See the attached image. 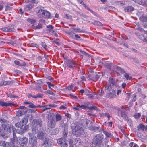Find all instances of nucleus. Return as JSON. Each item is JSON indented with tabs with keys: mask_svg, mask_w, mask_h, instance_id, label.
<instances>
[{
	"mask_svg": "<svg viewBox=\"0 0 147 147\" xmlns=\"http://www.w3.org/2000/svg\"><path fill=\"white\" fill-rule=\"evenodd\" d=\"M141 116V114L140 113H136L134 115V117L136 119L138 118Z\"/></svg>",
	"mask_w": 147,
	"mask_h": 147,
	"instance_id": "obj_40",
	"label": "nucleus"
},
{
	"mask_svg": "<svg viewBox=\"0 0 147 147\" xmlns=\"http://www.w3.org/2000/svg\"><path fill=\"white\" fill-rule=\"evenodd\" d=\"M27 21L31 24H34L36 22L35 20L30 18L28 19H27Z\"/></svg>",
	"mask_w": 147,
	"mask_h": 147,
	"instance_id": "obj_34",
	"label": "nucleus"
},
{
	"mask_svg": "<svg viewBox=\"0 0 147 147\" xmlns=\"http://www.w3.org/2000/svg\"><path fill=\"white\" fill-rule=\"evenodd\" d=\"M49 32L50 33V34L53 35L55 36L56 37H57L58 36V35L57 34L54 30H52L49 29L48 30Z\"/></svg>",
	"mask_w": 147,
	"mask_h": 147,
	"instance_id": "obj_29",
	"label": "nucleus"
},
{
	"mask_svg": "<svg viewBox=\"0 0 147 147\" xmlns=\"http://www.w3.org/2000/svg\"><path fill=\"white\" fill-rule=\"evenodd\" d=\"M140 19L143 23L147 22V16H142L140 18Z\"/></svg>",
	"mask_w": 147,
	"mask_h": 147,
	"instance_id": "obj_27",
	"label": "nucleus"
},
{
	"mask_svg": "<svg viewBox=\"0 0 147 147\" xmlns=\"http://www.w3.org/2000/svg\"><path fill=\"white\" fill-rule=\"evenodd\" d=\"M88 80H92L93 81H94L95 82H96L97 81L96 80V79L95 78V77H91V78L89 79H88Z\"/></svg>",
	"mask_w": 147,
	"mask_h": 147,
	"instance_id": "obj_61",
	"label": "nucleus"
},
{
	"mask_svg": "<svg viewBox=\"0 0 147 147\" xmlns=\"http://www.w3.org/2000/svg\"><path fill=\"white\" fill-rule=\"evenodd\" d=\"M28 107L30 108H36V106H35L34 104L32 103H30V105H29Z\"/></svg>",
	"mask_w": 147,
	"mask_h": 147,
	"instance_id": "obj_43",
	"label": "nucleus"
},
{
	"mask_svg": "<svg viewBox=\"0 0 147 147\" xmlns=\"http://www.w3.org/2000/svg\"><path fill=\"white\" fill-rule=\"evenodd\" d=\"M34 6L32 4H29L24 5V11H30L32 9Z\"/></svg>",
	"mask_w": 147,
	"mask_h": 147,
	"instance_id": "obj_14",
	"label": "nucleus"
},
{
	"mask_svg": "<svg viewBox=\"0 0 147 147\" xmlns=\"http://www.w3.org/2000/svg\"><path fill=\"white\" fill-rule=\"evenodd\" d=\"M67 105L66 104H65L64 105H62L61 106H60L59 108L60 109H67Z\"/></svg>",
	"mask_w": 147,
	"mask_h": 147,
	"instance_id": "obj_38",
	"label": "nucleus"
},
{
	"mask_svg": "<svg viewBox=\"0 0 147 147\" xmlns=\"http://www.w3.org/2000/svg\"><path fill=\"white\" fill-rule=\"evenodd\" d=\"M49 142V140L46 138H45V141H44V143L45 144H47Z\"/></svg>",
	"mask_w": 147,
	"mask_h": 147,
	"instance_id": "obj_59",
	"label": "nucleus"
},
{
	"mask_svg": "<svg viewBox=\"0 0 147 147\" xmlns=\"http://www.w3.org/2000/svg\"><path fill=\"white\" fill-rule=\"evenodd\" d=\"M124 77L126 78L127 80H130L132 78V77L131 76H129V74L128 73H126L124 75Z\"/></svg>",
	"mask_w": 147,
	"mask_h": 147,
	"instance_id": "obj_39",
	"label": "nucleus"
},
{
	"mask_svg": "<svg viewBox=\"0 0 147 147\" xmlns=\"http://www.w3.org/2000/svg\"><path fill=\"white\" fill-rule=\"evenodd\" d=\"M4 3L3 1H2L0 3V11H1L3 9Z\"/></svg>",
	"mask_w": 147,
	"mask_h": 147,
	"instance_id": "obj_45",
	"label": "nucleus"
},
{
	"mask_svg": "<svg viewBox=\"0 0 147 147\" xmlns=\"http://www.w3.org/2000/svg\"><path fill=\"white\" fill-rule=\"evenodd\" d=\"M27 96L28 98H30L32 97L34 98H38L42 97L43 95L40 94H38L36 95H32L31 94H28Z\"/></svg>",
	"mask_w": 147,
	"mask_h": 147,
	"instance_id": "obj_17",
	"label": "nucleus"
},
{
	"mask_svg": "<svg viewBox=\"0 0 147 147\" xmlns=\"http://www.w3.org/2000/svg\"><path fill=\"white\" fill-rule=\"evenodd\" d=\"M104 115L105 117H107L108 120L110 119L111 116L109 113H104Z\"/></svg>",
	"mask_w": 147,
	"mask_h": 147,
	"instance_id": "obj_51",
	"label": "nucleus"
},
{
	"mask_svg": "<svg viewBox=\"0 0 147 147\" xmlns=\"http://www.w3.org/2000/svg\"><path fill=\"white\" fill-rule=\"evenodd\" d=\"M86 95L88 96V98H93V96L91 94H86Z\"/></svg>",
	"mask_w": 147,
	"mask_h": 147,
	"instance_id": "obj_57",
	"label": "nucleus"
},
{
	"mask_svg": "<svg viewBox=\"0 0 147 147\" xmlns=\"http://www.w3.org/2000/svg\"><path fill=\"white\" fill-rule=\"evenodd\" d=\"M47 84L48 85V86L49 88H50L51 87H54V85L52 84L51 82H47Z\"/></svg>",
	"mask_w": 147,
	"mask_h": 147,
	"instance_id": "obj_42",
	"label": "nucleus"
},
{
	"mask_svg": "<svg viewBox=\"0 0 147 147\" xmlns=\"http://www.w3.org/2000/svg\"><path fill=\"white\" fill-rule=\"evenodd\" d=\"M103 138V135L102 134H97L94 138L93 143L95 145L100 144L102 142V140Z\"/></svg>",
	"mask_w": 147,
	"mask_h": 147,
	"instance_id": "obj_4",
	"label": "nucleus"
},
{
	"mask_svg": "<svg viewBox=\"0 0 147 147\" xmlns=\"http://www.w3.org/2000/svg\"><path fill=\"white\" fill-rule=\"evenodd\" d=\"M13 105L12 103H7L0 100V105L2 107L9 106L11 107Z\"/></svg>",
	"mask_w": 147,
	"mask_h": 147,
	"instance_id": "obj_20",
	"label": "nucleus"
},
{
	"mask_svg": "<svg viewBox=\"0 0 147 147\" xmlns=\"http://www.w3.org/2000/svg\"><path fill=\"white\" fill-rule=\"evenodd\" d=\"M1 30L5 32L13 31L15 29L13 26H9L7 27H4L1 29Z\"/></svg>",
	"mask_w": 147,
	"mask_h": 147,
	"instance_id": "obj_11",
	"label": "nucleus"
},
{
	"mask_svg": "<svg viewBox=\"0 0 147 147\" xmlns=\"http://www.w3.org/2000/svg\"><path fill=\"white\" fill-rule=\"evenodd\" d=\"M46 27L47 28L51 29H53L54 28V27L51 25H47L46 26Z\"/></svg>",
	"mask_w": 147,
	"mask_h": 147,
	"instance_id": "obj_58",
	"label": "nucleus"
},
{
	"mask_svg": "<svg viewBox=\"0 0 147 147\" xmlns=\"http://www.w3.org/2000/svg\"><path fill=\"white\" fill-rule=\"evenodd\" d=\"M136 3L144 6H145L146 1L145 0H133Z\"/></svg>",
	"mask_w": 147,
	"mask_h": 147,
	"instance_id": "obj_23",
	"label": "nucleus"
},
{
	"mask_svg": "<svg viewBox=\"0 0 147 147\" xmlns=\"http://www.w3.org/2000/svg\"><path fill=\"white\" fill-rule=\"evenodd\" d=\"M14 63L20 66H25L26 65V64L24 62H23V63L22 64H21L20 62L17 60H15L14 61Z\"/></svg>",
	"mask_w": 147,
	"mask_h": 147,
	"instance_id": "obj_31",
	"label": "nucleus"
},
{
	"mask_svg": "<svg viewBox=\"0 0 147 147\" xmlns=\"http://www.w3.org/2000/svg\"><path fill=\"white\" fill-rule=\"evenodd\" d=\"M88 109L90 110H98V109L96 106L93 105L90 107H88Z\"/></svg>",
	"mask_w": 147,
	"mask_h": 147,
	"instance_id": "obj_36",
	"label": "nucleus"
},
{
	"mask_svg": "<svg viewBox=\"0 0 147 147\" xmlns=\"http://www.w3.org/2000/svg\"><path fill=\"white\" fill-rule=\"evenodd\" d=\"M121 117L124 119H127L128 118L127 115L124 112H123Z\"/></svg>",
	"mask_w": 147,
	"mask_h": 147,
	"instance_id": "obj_35",
	"label": "nucleus"
},
{
	"mask_svg": "<svg viewBox=\"0 0 147 147\" xmlns=\"http://www.w3.org/2000/svg\"><path fill=\"white\" fill-rule=\"evenodd\" d=\"M67 66L69 68L72 69V70H73L74 69V67L73 65H71V63H68L67 64Z\"/></svg>",
	"mask_w": 147,
	"mask_h": 147,
	"instance_id": "obj_50",
	"label": "nucleus"
},
{
	"mask_svg": "<svg viewBox=\"0 0 147 147\" xmlns=\"http://www.w3.org/2000/svg\"><path fill=\"white\" fill-rule=\"evenodd\" d=\"M37 136L38 138L40 139L43 140L44 138L45 135L44 133L41 132H39L37 134Z\"/></svg>",
	"mask_w": 147,
	"mask_h": 147,
	"instance_id": "obj_25",
	"label": "nucleus"
},
{
	"mask_svg": "<svg viewBox=\"0 0 147 147\" xmlns=\"http://www.w3.org/2000/svg\"><path fill=\"white\" fill-rule=\"evenodd\" d=\"M108 81L109 83V85H107L106 86H111V87H112V86H113L116 84L115 79L112 77H110Z\"/></svg>",
	"mask_w": 147,
	"mask_h": 147,
	"instance_id": "obj_16",
	"label": "nucleus"
},
{
	"mask_svg": "<svg viewBox=\"0 0 147 147\" xmlns=\"http://www.w3.org/2000/svg\"><path fill=\"white\" fill-rule=\"evenodd\" d=\"M0 145L5 147L6 146V144L4 141H0Z\"/></svg>",
	"mask_w": 147,
	"mask_h": 147,
	"instance_id": "obj_46",
	"label": "nucleus"
},
{
	"mask_svg": "<svg viewBox=\"0 0 147 147\" xmlns=\"http://www.w3.org/2000/svg\"><path fill=\"white\" fill-rule=\"evenodd\" d=\"M8 96L10 98H17V96H16L15 95H13L11 94H9L8 95Z\"/></svg>",
	"mask_w": 147,
	"mask_h": 147,
	"instance_id": "obj_48",
	"label": "nucleus"
},
{
	"mask_svg": "<svg viewBox=\"0 0 147 147\" xmlns=\"http://www.w3.org/2000/svg\"><path fill=\"white\" fill-rule=\"evenodd\" d=\"M25 2L27 3H28L29 2H32L33 3L36 4H37L38 3V2L36 0H25Z\"/></svg>",
	"mask_w": 147,
	"mask_h": 147,
	"instance_id": "obj_30",
	"label": "nucleus"
},
{
	"mask_svg": "<svg viewBox=\"0 0 147 147\" xmlns=\"http://www.w3.org/2000/svg\"><path fill=\"white\" fill-rule=\"evenodd\" d=\"M25 118L22 119V121H20V122L17 123L15 124L16 127H21L24 126V124Z\"/></svg>",
	"mask_w": 147,
	"mask_h": 147,
	"instance_id": "obj_19",
	"label": "nucleus"
},
{
	"mask_svg": "<svg viewBox=\"0 0 147 147\" xmlns=\"http://www.w3.org/2000/svg\"><path fill=\"white\" fill-rule=\"evenodd\" d=\"M105 89L107 90V95L108 97L110 98H115L117 96V90L116 89L112 88L111 86H106Z\"/></svg>",
	"mask_w": 147,
	"mask_h": 147,
	"instance_id": "obj_2",
	"label": "nucleus"
},
{
	"mask_svg": "<svg viewBox=\"0 0 147 147\" xmlns=\"http://www.w3.org/2000/svg\"><path fill=\"white\" fill-rule=\"evenodd\" d=\"M82 81H85L86 80V78L85 76H82L81 77Z\"/></svg>",
	"mask_w": 147,
	"mask_h": 147,
	"instance_id": "obj_56",
	"label": "nucleus"
},
{
	"mask_svg": "<svg viewBox=\"0 0 147 147\" xmlns=\"http://www.w3.org/2000/svg\"><path fill=\"white\" fill-rule=\"evenodd\" d=\"M45 10H44L42 9H40L38 11L37 13L38 14V16L39 18H43V16L44 14Z\"/></svg>",
	"mask_w": 147,
	"mask_h": 147,
	"instance_id": "obj_21",
	"label": "nucleus"
},
{
	"mask_svg": "<svg viewBox=\"0 0 147 147\" xmlns=\"http://www.w3.org/2000/svg\"><path fill=\"white\" fill-rule=\"evenodd\" d=\"M27 112V110L25 109L21 110L19 109L17 112L16 115L18 116H20L25 114Z\"/></svg>",
	"mask_w": 147,
	"mask_h": 147,
	"instance_id": "obj_18",
	"label": "nucleus"
},
{
	"mask_svg": "<svg viewBox=\"0 0 147 147\" xmlns=\"http://www.w3.org/2000/svg\"><path fill=\"white\" fill-rule=\"evenodd\" d=\"M0 86H2V85H6V81H2L0 83Z\"/></svg>",
	"mask_w": 147,
	"mask_h": 147,
	"instance_id": "obj_54",
	"label": "nucleus"
},
{
	"mask_svg": "<svg viewBox=\"0 0 147 147\" xmlns=\"http://www.w3.org/2000/svg\"><path fill=\"white\" fill-rule=\"evenodd\" d=\"M47 92L50 95H53L54 94L51 91L49 90L47 91Z\"/></svg>",
	"mask_w": 147,
	"mask_h": 147,
	"instance_id": "obj_64",
	"label": "nucleus"
},
{
	"mask_svg": "<svg viewBox=\"0 0 147 147\" xmlns=\"http://www.w3.org/2000/svg\"><path fill=\"white\" fill-rule=\"evenodd\" d=\"M135 29L139 32H143L144 34H146V36L145 37L143 34L140 35L138 32H135V35L138 38L143 42H147V31L145 30L142 27L140 26H138Z\"/></svg>",
	"mask_w": 147,
	"mask_h": 147,
	"instance_id": "obj_1",
	"label": "nucleus"
},
{
	"mask_svg": "<svg viewBox=\"0 0 147 147\" xmlns=\"http://www.w3.org/2000/svg\"><path fill=\"white\" fill-rule=\"evenodd\" d=\"M134 8L132 6H128L124 8V11L125 12H131L134 10Z\"/></svg>",
	"mask_w": 147,
	"mask_h": 147,
	"instance_id": "obj_22",
	"label": "nucleus"
},
{
	"mask_svg": "<svg viewBox=\"0 0 147 147\" xmlns=\"http://www.w3.org/2000/svg\"><path fill=\"white\" fill-rule=\"evenodd\" d=\"M123 112L121 110H119L118 112V116L120 117H121Z\"/></svg>",
	"mask_w": 147,
	"mask_h": 147,
	"instance_id": "obj_49",
	"label": "nucleus"
},
{
	"mask_svg": "<svg viewBox=\"0 0 147 147\" xmlns=\"http://www.w3.org/2000/svg\"><path fill=\"white\" fill-rule=\"evenodd\" d=\"M44 106H45V107H46V109H49L51 108V104L45 105Z\"/></svg>",
	"mask_w": 147,
	"mask_h": 147,
	"instance_id": "obj_55",
	"label": "nucleus"
},
{
	"mask_svg": "<svg viewBox=\"0 0 147 147\" xmlns=\"http://www.w3.org/2000/svg\"><path fill=\"white\" fill-rule=\"evenodd\" d=\"M73 85L71 84L68 86L66 88V89L67 90L69 91L72 90L73 89Z\"/></svg>",
	"mask_w": 147,
	"mask_h": 147,
	"instance_id": "obj_37",
	"label": "nucleus"
},
{
	"mask_svg": "<svg viewBox=\"0 0 147 147\" xmlns=\"http://www.w3.org/2000/svg\"><path fill=\"white\" fill-rule=\"evenodd\" d=\"M26 107H25L24 106H20L19 107V108L18 109L19 110L21 109V110H24L25 109L26 110Z\"/></svg>",
	"mask_w": 147,
	"mask_h": 147,
	"instance_id": "obj_60",
	"label": "nucleus"
},
{
	"mask_svg": "<svg viewBox=\"0 0 147 147\" xmlns=\"http://www.w3.org/2000/svg\"><path fill=\"white\" fill-rule=\"evenodd\" d=\"M2 128L1 129V132L3 131V133H5L6 132H11L10 127L9 126H7L6 124H2L1 125Z\"/></svg>",
	"mask_w": 147,
	"mask_h": 147,
	"instance_id": "obj_10",
	"label": "nucleus"
},
{
	"mask_svg": "<svg viewBox=\"0 0 147 147\" xmlns=\"http://www.w3.org/2000/svg\"><path fill=\"white\" fill-rule=\"evenodd\" d=\"M42 27V24L40 23H39L38 24V25L36 26V29H40Z\"/></svg>",
	"mask_w": 147,
	"mask_h": 147,
	"instance_id": "obj_47",
	"label": "nucleus"
},
{
	"mask_svg": "<svg viewBox=\"0 0 147 147\" xmlns=\"http://www.w3.org/2000/svg\"><path fill=\"white\" fill-rule=\"evenodd\" d=\"M13 84V82L11 81H6V85H9Z\"/></svg>",
	"mask_w": 147,
	"mask_h": 147,
	"instance_id": "obj_62",
	"label": "nucleus"
},
{
	"mask_svg": "<svg viewBox=\"0 0 147 147\" xmlns=\"http://www.w3.org/2000/svg\"><path fill=\"white\" fill-rule=\"evenodd\" d=\"M42 46L45 49H46L47 47V45L45 42H42L41 43Z\"/></svg>",
	"mask_w": 147,
	"mask_h": 147,
	"instance_id": "obj_52",
	"label": "nucleus"
},
{
	"mask_svg": "<svg viewBox=\"0 0 147 147\" xmlns=\"http://www.w3.org/2000/svg\"><path fill=\"white\" fill-rule=\"evenodd\" d=\"M94 24L98 26H102V23L98 21H95L94 23Z\"/></svg>",
	"mask_w": 147,
	"mask_h": 147,
	"instance_id": "obj_41",
	"label": "nucleus"
},
{
	"mask_svg": "<svg viewBox=\"0 0 147 147\" xmlns=\"http://www.w3.org/2000/svg\"><path fill=\"white\" fill-rule=\"evenodd\" d=\"M10 5L9 4H7V5L6 6L5 8V11H7L10 10L11 9L12 7H11Z\"/></svg>",
	"mask_w": 147,
	"mask_h": 147,
	"instance_id": "obj_33",
	"label": "nucleus"
},
{
	"mask_svg": "<svg viewBox=\"0 0 147 147\" xmlns=\"http://www.w3.org/2000/svg\"><path fill=\"white\" fill-rule=\"evenodd\" d=\"M137 130L139 131H146L147 130V125L140 123L137 127Z\"/></svg>",
	"mask_w": 147,
	"mask_h": 147,
	"instance_id": "obj_12",
	"label": "nucleus"
},
{
	"mask_svg": "<svg viewBox=\"0 0 147 147\" xmlns=\"http://www.w3.org/2000/svg\"><path fill=\"white\" fill-rule=\"evenodd\" d=\"M57 142L58 144L63 147H69L67 144V140L64 137L58 139Z\"/></svg>",
	"mask_w": 147,
	"mask_h": 147,
	"instance_id": "obj_7",
	"label": "nucleus"
},
{
	"mask_svg": "<svg viewBox=\"0 0 147 147\" xmlns=\"http://www.w3.org/2000/svg\"><path fill=\"white\" fill-rule=\"evenodd\" d=\"M104 134L105 135L106 137H112L113 136L112 134L111 133L108 132L104 130L103 131Z\"/></svg>",
	"mask_w": 147,
	"mask_h": 147,
	"instance_id": "obj_28",
	"label": "nucleus"
},
{
	"mask_svg": "<svg viewBox=\"0 0 147 147\" xmlns=\"http://www.w3.org/2000/svg\"><path fill=\"white\" fill-rule=\"evenodd\" d=\"M43 18H51V14L50 12L47 11L45 10L44 13Z\"/></svg>",
	"mask_w": 147,
	"mask_h": 147,
	"instance_id": "obj_24",
	"label": "nucleus"
},
{
	"mask_svg": "<svg viewBox=\"0 0 147 147\" xmlns=\"http://www.w3.org/2000/svg\"><path fill=\"white\" fill-rule=\"evenodd\" d=\"M56 125L55 121L52 117L51 119H49L47 123V126L49 128H52L55 127Z\"/></svg>",
	"mask_w": 147,
	"mask_h": 147,
	"instance_id": "obj_9",
	"label": "nucleus"
},
{
	"mask_svg": "<svg viewBox=\"0 0 147 147\" xmlns=\"http://www.w3.org/2000/svg\"><path fill=\"white\" fill-rule=\"evenodd\" d=\"M34 133H30L29 134V142L30 144L33 146H34L37 144V138L34 134Z\"/></svg>",
	"mask_w": 147,
	"mask_h": 147,
	"instance_id": "obj_5",
	"label": "nucleus"
},
{
	"mask_svg": "<svg viewBox=\"0 0 147 147\" xmlns=\"http://www.w3.org/2000/svg\"><path fill=\"white\" fill-rule=\"evenodd\" d=\"M105 65L107 68L109 70L114 69L116 66L114 64L109 62L106 63Z\"/></svg>",
	"mask_w": 147,
	"mask_h": 147,
	"instance_id": "obj_15",
	"label": "nucleus"
},
{
	"mask_svg": "<svg viewBox=\"0 0 147 147\" xmlns=\"http://www.w3.org/2000/svg\"><path fill=\"white\" fill-rule=\"evenodd\" d=\"M62 119V117L61 115L59 113L56 114L55 119L56 121H58L61 120Z\"/></svg>",
	"mask_w": 147,
	"mask_h": 147,
	"instance_id": "obj_26",
	"label": "nucleus"
},
{
	"mask_svg": "<svg viewBox=\"0 0 147 147\" xmlns=\"http://www.w3.org/2000/svg\"><path fill=\"white\" fill-rule=\"evenodd\" d=\"M35 123L32 127V131L33 133H36V130H38V127H40L42 126V122L40 120L37 119L35 121Z\"/></svg>",
	"mask_w": 147,
	"mask_h": 147,
	"instance_id": "obj_6",
	"label": "nucleus"
},
{
	"mask_svg": "<svg viewBox=\"0 0 147 147\" xmlns=\"http://www.w3.org/2000/svg\"><path fill=\"white\" fill-rule=\"evenodd\" d=\"M69 142V147H76L80 145V141L77 139H75L74 140L71 139Z\"/></svg>",
	"mask_w": 147,
	"mask_h": 147,
	"instance_id": "obj_8",
	"label": "nucleus"
},
{
	"mask_svg": "<svg viewBox=\"0 0 147 147\" xmlns=\"http://www.w3.org/2000/svg\"><path fill=\"white\" fill-rule=\"evenodd\" d=\"M73 38L76 40H78V39L80 38V37L78 35L76 34L74 35V37Z\"/></svg>",
	"mask_w": 147,
	"mask_h": 147,
	"instance_id": "obj_53",
	"label": "nucleus"
},
{
	"mask_svg": "<svg viewBox=\"0 0 147 147\" xmlns=\"http://www.w3.org/2000/svg\"><path fill=\"white\" fill-rule=\"evenodd\" d=\"M80 52L81 53L85 56H87V53H86V52L84 51H82V50H80Z\"/></svg>",
	"mask_w": 147,
	"mask_h": 147,
	"instance_id": "obj_63",
	"label": "nucleus"
},
{
	"mask_svg": "<svg viewBox=\"0 0 147 147\" xmlns=\"http://www.w3.org/2000/svg\"><path fill=\"white\" fill-rule=\"evenodd\" d=\"M80 108L84 109H88V107L86 105H81L80 106Z\"/></svg>",
	"mask_w": 147,
	"mask_h": 147,
	"instance_id": "obj_44",
	"label": "nucleus"
},
{
	"mask_svg": "<svg viewBox=\"0 0 147 147\" xmlns=\"http://www.w3.org/2000/svg\"><path fill=\"white\" fill-rule=\"evenodd\" d=\"M72 132L76 136H80L84 133V130L81 127L79 126H76L74 129L72 130Z\"/></svg>",
	"mask_w": 147,
	"mask_h": 147,
	"instance_id": "obj_3",
	"label": "nucleus"
},
{
	"mask_svg": "<svg viewBox=\"0 0 147 147\" xmlns=\"http://www.w3.org/2000/svg\"><path fill=\"white\" fill-rule=\"evenodd\" d=\"M80 3L84 7V8L87 10L89 11L92 13L95 16H97V13L95 12L92 11V10L90 9L88 7L86 6V5L84 3V2L83 1H82L80 2Z\"/></svg>",
	"mask_w": 147,
	"mask_h": 147,
	"instance_id": "obj_13",
	"label": "nucleus"
},
{
	"mask_svg": "<svg viewBox=\"0 0 147 147\" xmlns=\"http://www.w3.org/2000/svg\"><path fill=\"white\" fill-rule=\"evenodd\" d=\"M74 31L76 33H82L83 32L82 30H81L80 28H73Z\"/></svg>",
	"mask_w": 147,
	"mask_h": 147,
	"instance_id": "obj_32",
	"label": "nucleus"
}]
</instances>
